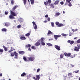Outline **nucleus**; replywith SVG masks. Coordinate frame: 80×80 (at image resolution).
Listing matches in <instances>:
<instances>
[{
  "label": "nucleus",
  "mask_w": 80,
  "mask_h": 80,
  "mask_svg": "<svg viewBox=\"0 0 80 80\" xmlns=\"http://www.w3.org/2000/svg\"><path fill=\"white\" fill-rule=\"evenodd\" d=\"M10 13L11 14H10L9 16V18L10 19H14L15 17H15L17 14L12 11H10Z\"/></svg>",
  "instance_id": "nucleus-1"
},
{
  "label": "nucleus",
  "mask_w": 80,
  "mask_h": 80,
  "mask_svg": "<svg viewBox=\"0 0 80 80\" xmlns=\"http://www.w3.org/2000/svg\"><path fill=\"white\" fill-rule=\"evenodd\" d=\"M64 55L66 57H71L72 58H74V57H75V55H74V56H72V55H71V53L69 52L68 53H67V52L64 53Z\"/></svg>",
  "instance_id": "nucleus-2"
},
{
  "label": "nucleus",
  "mask_w": 80,
  "mask_h": 80,
  "mask_svg": "<svg viewBox=\"0 0 80 80\" xmlns=\"http://www.w3.org/2000/svg\"><path fill=\"white\" fill-rule=\"evenodd\" d=\"M23 59L25 62H29L30 60V58L29 57L27 58L26 57H25V56H23Z\"/></svg>",
  "instance_id": "nucleus-3"
},
{
  "label": "nucleus",
  "mask_w": 80,
  "mask_h": 80,
  "mask_svg": "<svg viewBox=\"0 0 80 80\" xmlns=\"http://www.w3.org/2000/svg\"><path fill=\"white\" fill-rule=\"evenodd\" d=\"M36 78H35V77H33V79H34L35 80H38L40 78V75H36Z\"/></svg>",
  "instance_id": "nucleus-4"
},
{
  "label": "nucleus",
  "mask_w": 80,
  "mask_h": 80,
  "mask_svg": "<svg viewBox=\"0 0 80 80\" xmlns=\"http://www.w3.org/2000/svg\"><path fill=\"white\" fill-rule=\"evenodd\" d=\"M40 40H38L37 42L35 44V46H39L40 45Z\"/></svg>",
  "instance_id": "nucleus-5"
},
{
  "label": "nucleus",
  "mask_w": 80,
  "mask_h": 80,
  "mask_svg": "<svg viewBox=\"0 0 80 80\" xmlns=\"http://www.w3.org/2000/svg\"><path fill=\"white\" fill-rule=\"evenodd\" d=\"M60 37H61V35H54V38H55V40H57L58 39L57 38Z\"/></svg>",
  "instance_id": "nucleus-6"
},
{
  "label": "nucleus",
  "mask_w": 80,
  "mask_h": 80,
  "mask_svg": "<svg viewBox=\"0 0 80 80\" xmlns=\"http://www.w3.org/2000/svg\"><path fill=\"white\" fill-rule=\"evenodd\" d=\"M32 24H33V26L35 25L34 26V28L35 30H37V26L35 23V22L33 21L32 22Z\"/></svg>",
  "instance_id": "nucleus-7"
},
{
  "label": "nucleus",
  "mask_w": 80,
  "mask_h": 80,
  "mask_svg": "<svg viewBox=\"0 0 80 80\" xmlns=\"http://www.w3.org/2000/svg\"><path fill=\"white\" fill-rule=\"evenodd\" d=\"M55 48L57 49L58 50H60V47L59 46L55 45L54 47Z\"/></svg>",
  "instance_id": "nucleus-8"
},
{
  "label": "nucleus",
  "mask_w": 80,
  "mask_h": 80,
  "mask_svg": "<svg viewBox=\"0 0 80 80\" xmlns=\"http://www.w3.org/2000/svg\"><path fill=\"white\" fill-rule=\"evenodd\" d=\"M20 38L21 40H25L27 39V38L25 37L22 36L20 37Z\"/></svg>",
  "instance_id": "nucleus-9"
},
{
  "label": "nucleus",
  "mask_w": 80,
  "mask_h": 80,
  "mask_svg": "<svg viewBox=\"0 0 80 80\" xmlns=\"http://www.w3.org/2000/svg\"><path fill=\"white\" fill-rule=\"evenodd\" d=\"M68 42L70 43L71 45H72V44H73V43H74V41L72 40L70 41V40H68Z\"/></svg>",
  "instance_id": "nucleus-10"
},
{
  "label": "nucleus",
  "mask_w": 80,
  "mask_h": 80,
  "mask_svg": "<svg viewBox=\"0 0 80 80\" xmlns=\"http://www.w3.org/2000/svg\"><path fill=\"white\" fill-rule=\"evenodd\" d=\"M11 24L10 22H6L5 23V26H6V27H9V26H10V25Z\"/></svg>",
  "instance_id": "nucleus-11"
},
{
  "label": "nucleus",
  "mask_w": 80,
  "mask_h": 80,
  "mask_svg": "<svg viewBox=\"0 0 80 80\" xmlns=\"http://www.w3.org/2000/svg\"><path fill=\"white\" fill-rule=\"evenodd\" d=\"M72 75V73L70 72L68 74V76L69 78H72V77H73V76Z\"/></svg>",
  "instance_id": "nucleus-12"
},
{
  "label": "nucleus",
  "mask_w": 80,
  "mask_h": 80,
  "mask_svg": "<svg viewBox=\"0 0 80 80\" xmlns=\"http://www.w3.org/2000/svg\"><path fill=\"white\" fill-rule=\"evenodd\" d=\"M79 50V49L77 47H75L74 48V51H75V52H78Z\"/></svg>",
  "instance_id": "nucleus-13"
},
{
  "label": "nucleus",
  "mask_w": 80,
  "mask_h": 80,
  "mask_svg": "<svg viewBox=\"0 0 80 80\" xmlns=\"http://www.w3.org/2000/svg\"><path fill=\"white\" fill-rule=\"evenodd\" d=\"M24 51H20L19 52V54H20L21 55H23V54H24Z\"/></svg>",
  "instance_id": "nucleus-14"
},
{
  "label": "nucleus",
  "mask_w": 80,
  "mask_h": 80,
  "mask_svg": "<svg viewBox=\"0 0 80 80\" xmlns=\"http://www.w3.org/2000/svg\"><path fill=\"white\" fill-rule=\"evenodd\" d=\"M25 47H26V48H30V47H31V44L26 45L25 46Z\"/></svg>",
  "instance_id": "nucleus-15"
},
{
  "label": "nucleus",
  "mask_w": 80,
  "mask_h": 80,
  "mask_svg": "<svg viewBox=\"0 0 80 80\" xmlns=\"http://www.w3.org/2000/svg\"><path fill=\"white\" fill-rule=\"evenodd\" d=\"M60 15V13L59 12L56 13L55 16L56 17H58Z\"/></svg>",
  "instance_id": "nucleus-16"
},
{
  "label": "nucleus",
  "mask_w": 80,
  "mask_h": 80,
  "mask_svg": "<svg viewBox=\"0 0 80 80\" xmlns=\"http://www.w3.org/2000/svg\"><path fill=\"white\" fill-rule=\"evenodd\" d=\"M25 76H26V73H25V72H23L21 75V77H24Z\"/></svg>",
  "instance_id": "nucleus-17"
},
{
  "label": "nucleus",
  "mask_w": 80,
  "mask_h": 80,
  "mask_svg": "<svg viewBox=\"0 0 80 80\" xmlns=\"http://www.w3.org/2000/svg\"><path fill=\"white\" fill-rule=\"evenodd\" d=\"M64 26V25H63V24L62 23H60L58 25V27H63Z\"/></svg>",
  "instance_id": "nucleus-18"
},
{
  "label": "nucleus",
  "mask_w": 80,
  "mask_h": 80,
  "mask_svg": "<svg viewBox=\"0 0 80 80\" xmlns=\"http://www.w3.org/2000/svg\"><path fill=\"white\" fill-rule=\"evenodd\" d=\"M44 38H42L40 40H40V42H43L44 41Z\"/></svg>",
  "instance_id": "nucleus-19"
},
{
  "label": "nucleus",
  "mask_w": 80,
  "mask_h": 80,
  "mask_svg": "<svg viewBox=\"0 0 80 80\" xmlns=\"http://www.w3.org/2000/svg\"><path fill=\"white\" fill-rule=\"evenodd\" d=\"M35 60V58L33 57H30V61H33Z\"/></svg>",
  "instance_id": "nucleus-20"
},
{
  "label": "nucleus",
  "mask_w": 80,
  "mask_h": 80,
  "mask_svg": "<svg viewBox=\"0 0 80 80\" xmlns=\"http://www.w3.org/2000/svg\"><path fill=\"white\" fill-rule=\"evenodd\" d=\"M2 32H7V29L5 28H2Z\"/></svg>",
  "instance_id": "nucleus-21"
},
{
  "label": "nucleus",
  "mask_w": 80,
  "mask_h": 80,
  "mask_svg": "<svg viewBox=\"0 0 80 80\" xmlns=\"http://www.w3.org/2000/svg\"><path fill=\"white\" fill-rule=\"evenodd\" d=\"M52 34V32L50 30L48 31V34L51 35Z\"/></svg>",
  "instance_id": "nucleus-22"
},
{
  "label": "nucleus",
  "mask_w": 80,
  "mask_h": 80,
  "mask_svg": "<svg viewBox=\"0 0 80 80\" xmlns=\"http://www.w3.org/2000/svg\"><path fill=\"white\" fill-rule=\"evenodd\" d=\"M14 54L15 56H18V53L16 52V51H15L14 52Z\"/></svg>",
  "instance_id": "nucleus-23"
},
{
  "label": "nucleus",
  "mask_w": 80,
  "mask_h": 80,
  "mask_svg": "<svg viewBox=\"0 0 80 80\" xmlns=\"http://www.w3.org/2000/svg\"><path fill=\"white\" fill-rule=\"evenodd\" d=\"M44 3L45 5H48V1L44 2Z\"/></svg>",
  "instance_id": "nucleus-24"
},
{
  "label": "nucleus",
  "mask_w": 80,
  "mask_h": 80,
  "mask_svg": "<svg viewBox=\"0 0 80 80\" xmlns=\"http://www.w3.org/2000/svg\"><path fill=\"white\" fill-rule=\"evenodd\" d=\"M11 54V57H14V52H11L10 53Z\"/></svg>",
  "instance_id": "nucleus-25"
},
{
  "label": "nucleus",
  "mask_w": 80,
  "mask_h": 80,
  "mask_svg": "<svg viewBox=\"0 0 80 80\" xmlns=\"http://www.w3.org/2000/svg\"><path fill=\"white\" fill-rule=\"evenodd\" d=\"M64 55L63 54H61L60 56V58H63V56Z\"/></svg>",
  "instance_id": "nucleus-26"
},
{
  "label": "nucleus",
  "mask_w": 80,
  "mask_h": 80,
  "mask_svg": "<svg viewBox=\"0 0 80 80\" xmlns=\"http://www.w3.org/2000/svg\"><path fill=\"white\" fill-rule=\"evenodd\" d=\"M59 2V1H58V0L56 1L54 3L55 5H57V4H58Z\"/></svg>",
  "instance_id": "nucleus-27"
},
{
  "label": "nucleus",
  "mask_w": 80,
  "mask_h": 80,
  "mask_svg": "<svg viewBox=\"0 0 80 80\" xmlns=\"http://www.w3.org/2000/svg\"><path fill=\"white\" fill-rule=\"evenodd\" d=\"M41 44L42 45L45 46V43L43 41V42H40Z\"/></svg>",
  "instance_id": "nucleus-28"
},
{
  "label": "nucleus",
  "mask_w": 80,
  "mask_h": 80,
  "mask_svg": "<svg viewBox=\"0 0 80 80\" xmlns=\"http://www.w3.org/2000/svg\"><path fill=\"white\" fill-rule=\"evenodd\" d=\"M19 21L20 22V23H21V22H23V19H22V18H20L19 19Z\"/></svg>",
  "instance_id": "nucleus-29"
},
{
  "label": "nucleus",
  "mask_w": 80,
  "mask_h": 80,
  "mask_svg": "<svg viewBox=\"0 0 80 80\" xmlns=\"http://www.w3.org/2000/svg\"><path fill=\"white\" fill-rule=\"evenodd\" d=\"M23 3L25 5L27 4V0H23Z\"/></svg>",
  "instance_id": "nucleus-30"
},
{
  "label": "nucleus",
  "mask_w": 80,
  "mask_h": 80,
  "mask_svg": "<svg viewBox=\"0 0 80 80\" xmlns=\"http://www.w3.org/2000/svg\"><path fill=\"white\" fill-rule=\"evenodd\" d=\"M30 1L32 4H33L34 3V0H30Z\"/></svg>",
  "instance_id": "nucleus-31"
},
{
  "label": "nucleus",
  "mask_w": 80,
  "mask_h": 80,
  "mask_svg": "<svg viewBox=\"0 0 80 80\" xmlns=\"http://www.w3.org/2000/svg\"><path fill=\"white\" fill-rule=\"evenodd\" d=\"M51 24L52 27H54V26H55V24L54 23V22H52L51 23Z\"/></svg>",
  "instance_id": "nucleus-32"
},
{
  "label": "nucleus",
  "mask_w": 80,
  "mask_h": 80,
  "mask_svg": "<svg viewBox=\"0 0 80 80\" xmlns=\"http://www.w3.org/2000/svg\"><path fill=\"white\" fill-rule=\"evenodd\" d=\"M47 45H48V46H52V44L49 43H47Z\"/></svg>",
  "instance_id": "nucleus-33"
},
{
  "label": "nucleus",
  "mask_w": 80,
  "mask_h": 80,
  "mask_svg": "<svg viewBox=\"0 0 80 80\" xmlns=\"http://www.w3.org/2000/svg\"><path fill=\"white\" fill-rule=\"evenodd\" d=\"M72 31H73V32H77V31H78V29H75V30H74V29H72Z\"/></svg>",
  "instance_id": "nucleus-34"
},
{
  "label": "nucleus",
  "mask_w": 80,
  "mask_h": 80,
  "mask_svg": "<svg viewBox=\"0 0 80 80\" xmlns=\"http://www.w3.org/2000/svg\"><path fill=\"white\" fill-rule=\"evenodd\" d=\"M16 8H17V7L16 6H15L14 7H13L12 9V10L14 11V10H15Z\"/></svg>",
  "instance_id": "nucleus-35"
},
{
  "label": "nucleus",
  "mask_w": 80,
  "mask_h": 80,
  "mask_svg": "<svg viewBox=\"0 0 80 80\" xmlns=\"http://www.w3.org/2000/svg\"><path fill=\"white\" fill-rule=\"evenodd\" d=\"M17 28H21V25L19 24L17 26Z\"/></svg>",
  "instance_id": "nucleus-36"
},
{
  "label": "nucleus",
  "mask_w": 80,
  "mask_h": 80,
  "mask_svg": "<svg viewBox=\"0 0 80 80\" xmlns=\"http://www.w3.org/2000/svg\"><path fill=\"white\" fill-rule=\"evenodd\" d=\"M30 35V33H28L25 34V36H26V37H28V36H29Z\"/></svg>",
  "instance_id": "nucleus-37"
},
{
  "label": "nucleus",
  "mask_w": 80,
  "mask_h": 80,
  "mask_svg": "<svg viewBox=\"0 0 80 80\" xmlns=\"http://www.w3.org/2000/svg\"><path fill=\"white\" fill-rule=\"evenodd\" d=\"M32 48L33 49V50H36V48L35 46H32Z\"/></svg>",
  "instance_id": "nucleus-38"
},
{
  "label": "nucleus",
  "mask_w": 80,
  "mask_h": 80,
  "mask_svg": "<svg viewBox=\"0 0 80 80\" xmlns=\"http://www.w3.org/2000/svg\"><path fill=\"white\" fill-rule=\"evenodd\" d=\"M74 72H75V73H78V72H79V70H78L77 71H75Z\"/></svg>",
  "instance_id": "nucleus-39"
},
{
  "label": "nucleus",
  "mask_w": 80,
  "mask_h": 80,
  "mask_svg": "<svg viewBox=\"0 0 80 80\" xmlns=\"http://www.w3.org/2000/svg\"><path fill=\"white\" fill-rule=\"evenodd\" d=\"M77 47L79 49H80V44H78L77 45Z\"/></svg>",
  "instance_id": "nucleus-40"
},
{
  "label": "nucleus",
  "mask_w": 80,
  "mask_h": 80,
  "mask_svg": "<svg viewBox=\"0 0 80 80\" xmlns=\"http://www.w3.org/2000/svg\"><path fill=\"white\" fill-rule=\"evenodd\" d=\"M69 4L68 6L69 7H72V3H71V2H69Z\"/></svg>",
  "instance_id": "nucleus-41"
},
{
  "label": "nucleus",
  "mask_w": 80,
  "mask_h": 80,
  "mask_svg": "<svg viewBox=\"0 0 80 80\" xmlns=\"http://www.w3.org/2000/svg\"><path fill=\"white\" fill-rule=\"evenodd\" d=\"M48 3H50L52 2V1H51V0H48Z\"/></svg>",
  "instance_id": "nucleus-42"
},
{
  "label": "nucleus",
  "mask_w": 80,
  "mask_h": 80,
  "mask_svg": "<svg viewBox=\"0 0 80 80\" xmlns=\"http://www.w3.org/2000/svg\"><path fill=\"white\" fill-rule=\"evenodd\" d=\"M62 35L64 36V37H66V36H67V34H65L64 33H62Z\"/></svg>",
  "instance_id": "nucleus-43"
},
{
  "label": "nucleus",
  "mask_w": 80,
  "mask_h": 80,
  "mask_svg": "<svg viewBox=\"0 0 80 80\" xmlns=\"http://www.w3.org/2000/svg\"><path fill=\"white\" fill-rule=\"evenodd\" d=\"M77 43H80V39H79L77 41Z\"/></svg>",
  "instance_id": "nucleus-44"
},
{
  "label": "nucleus",
  "mask_w": 80,
  "mask_h": 80,
  "mask_svg": "<svg viewBox=\"0 0 80 80\" xmlns=\"http://www.w3.org/2000/svg\"><path fill=\"white\" fill-rule=\"evenodd\" d=\"M50 6L52 7V8H54V6H53V4H51L50 5Z\"/></svg>",
  "instance_id": "nucleus-45"
},
{
  "label": "nucleus",
  "mask_w": 80,
  "mask_h": 80,
  "mask_svg": "<svg viewBox=\"0 0 80 80\" xmlns=\"http://www.w3.org/2000/svg\"><path fill=\"white\" fill-rule=\"evenodd\" d=\"M56 24L57 25H59L60 24V23H59V22H56Z\"/></svg>",
  "instance_id": "nucleus-46"
},
{
  "label": "nucleus",
  "mask_w": 80,
  "mask_h": 80,
  "mask_svg": "<svg viewBox=\"0 0 80 80\" xmlns=\"http://www.w3.org/2000/svg\"><path fill=\"white\" fill-rule=\"evenodd\" d=\"M70 1H72V0H66V2H67L68 3H70Z\"/></svg>",
  "instance_id": "nucleus-47"
},
{
  "label": "nucleus",
  "mask_w": 80,
  "mask_h": 80,
  "mask_svg": "<svg viewBox=\"0 0 80 80\" xmlns=\"http://www.w3.org/2000/svg\"><path fill=\"white\" fill-rule=\"evenodd\" d=\"M15 50V49H14L12 47H11V50L12 51H13V50Z\"/></svg>",
  "instance_id": "nucleus-48"
},
{
  "label": "nucleus",
  "mask_w": 80,
  "mask_h": 80,
  "mask_svg": "<svg viewBox=\"0 0 80 80\" xmlns=\"http://www.w3.org/2000/svg\"><path fill=\"white\" fill-rule=\"evenodd\" d=\"M48 22H50V18L49 17H48Z\"/></svg>",
  "instance_id": "nucleus-49"
},
{
  "label": "nucleus",
  "mask_w": 80,
  "mask_h": 80,
  "mask_svg": "<svg viewBox=\"0 0 80 80\" xmlns=\"http://www.w3.org/2000/svg\"><path fill=\"white\" fill-rule=\"evenodd\" d=\"M14 3V2H13V0H12L11 1V3L12 5H13V3Z\"/></svg>",
  "instance_id": "nucleus-50"
},
{
  "label": "nucleus",
  "mask_w": 80,
  "mask_h": 80,
  "mask_svg": "<svg viewBox=\"0 0 80 80\" xmlns=\"http://www.w3.org/2000/svg\"><path fill=\"white\" fill-rule=\"evenodd\" d=\"M14 58H16V59H18V56H15V57H14Z\"/></svg>",
  "instance_id": "nucleus-51"
},
{
  "label": "nucleus",
  "mask_w": 80,
  "mask_h": 80,
  "mask_svg": "<svg viewBox=\"0 0 80 80\" xmlns=\"http://www.w3.org/2000/svg\"><path fill=\"white\" fill-rule=\"evenodd\" d=\"M40 72V68H38L37 70V72H38H38Z\"/></svg>",
  "instance_id": "nucleus-52"
},
{
  "label": "nucleus",
  "mask_w": 80,
  "mask_h": 80,
  "mask_svg": "<svg viewBox=\"0 0 80 80\" xmlns=\"http://www.w3.org/2000/svg\"><path fill=\"white\" fill-rule=\"evenodd\" d=\"M0 52H3V49H0Z\"/></svg>",
  "instance_id": "nucleus-53"
},
{
  "label": "nucleus",
  "mask_w": 80,
  "mask_h": 80,
  "mask_svg": "<svg viewBox=\"0 0 80 80\" xmlns=\"http://www.w3.org/2000/svg\"><path fill=\"white\" fill-rule=\"evenodd\" d=\"M8 12L7 11H5V15H7V14H8Z\"/></svg>",
  "instance_id": "nucleus-54"
},
{
  "label": "nucleus",
  "mask_w": 80,
  "mask_h": 80,
  "mask_svg": "<svg viewBox=\"0 0 80 80\" xmlns=\"http://www.w3.org/2000/svg\"><path fill=\"white\" fill-rule=\"evenodd\" d=\"M69 36H72V35H73L72 33L70 32L69 33Z\"/></svg>",
  "instance_id": "nucleus-55"
},
{
  "label": "nucleus",
  "mask_w": 80,
  "mask_h": 80,
  "mask_svg": "<svg viewBox=\"0 0 80 80\" xmlns=\"http://www.w3.org/2000/svg\"><path fill=\"white\" fill-rule=\"evenodd\" d=\"M4 49L5 51L6 52H7V48L6 47Z\"/></svg>",
  "instance_id": "nucleus-56"
},
{
  "label": "nucleus",
  "mask_w": 80,
  "mask_h": 80,
  "mask_svg": "<svg viewBox=\"0 0 80 80\" xmlns=\"http://www.w3.org/2000/svg\"><path fill=\"white\" fill-rule=\"evenodd\" d=\"M60 3H61V5H63V4H64L63 2H61Z\"/></svg>",
  "instance_id": "nucleus-57"
},
{
  "label": "nucleus",
  "mask_w": 80,
  "mask_h": 80,
  "mask_svg": "<svg viewBox=\"0 0 80 80\" xmlns=\"http://www.w3.org/2000/svg\"><path fill=\"white\" fill-rule=\"evenodd\" d=\"M48 17V14H47L45 15V17L46 18H47Z\"/></svg>",
  "instance_id": "nucleus-58"
},
{
  "label": "nucleus",
  "mask_w": 80,
  "mask_h": 80,
  "mask_svg": "<svg viewBox=\"0 0 80 80\" xmlns=\"http://www.w3.org/2000/svg\"><path fill=\"white\" fill-rule=\"evenodd\" d=\"M63 77H65V78H66V77H67V75H66V76H64V75H63Z\"/></svg>",
  "instance_id": "nucleus-59"
},
{
  "label": "nucleus",
  "mask_w": 80,
  "mask_h": 80,
  "mask_svg": "<svg viewBox=\"0 0 80 80\" xmlns=\"http://www.w3.org/2000/svg\"><path fill=\"white\" fill-rule=\"evenodd\" d=\"M12 52V50H11V49L9 51H8V52H9V53H10V52Z\"/></svg>",
  "instance_id": "nucleus-60"
},
{
  "label": "nucleus",
  "mask_w": 80,
  "mask_h": 80,
  "mask_svg": "<svg viewBox=\"0 0 80 80\" xmlns=\"http://www.w3.org/2000/svg\"><path fill=\"white\" fill-rule=\"evenodd\" d=\"M28 50H29V51H31V49H30V48H29L28 49Z\"/></svg>",
  "instance_id": "nucleus-61"
},
{
  "label": "nucleus",
  "mask_w": 80,
  "mask_h": 80,
  "mask_svg": "<svg viewBox=\"0 0 80 80\" xmlns=\"http://www.w3.org/2000/svg\"><path fill=\"white\" fill-rule=\"evenodd\" d=\"M71 66L72 67H74L75 66V65H73V64H71Z\"/></svg>",
  "instance_id": "nucleus-62"
},
{
  "label": "nucleus",
  "mask_w": 80,
  "mask_h": 80,
  "mask_svg": "<svg viewBox=\"0 0 80 80\" xmlns=\"http://www.w3.org/2000/svg\"><path fill=\"white\" fill-rule=\"evenodd\" d=\"M47 22H48L47 21L45 20L44 21V23H47Z\"/></svg>",
  "instance_id": "nucleus-63"
},
{
  "label": "nucleus",
  "mask_w": 80,
  "mask_h": 80,
  "mask_svg": "<svg viewBox=\"0 0 80 80\" xmlns=\"http://www.w3.org/2000/svg\"><path fill=\"white\" fill-rule=\"evenodd\" d=\"M2 47H3V48H6V47H5V46H4V45H3V46H2Z\"/></svg>",
  "instance_id": "nucleus-64"
}]
</instances>
